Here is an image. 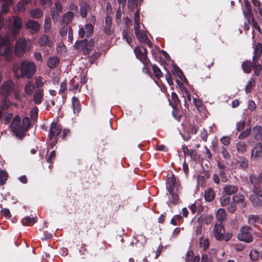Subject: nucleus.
<instances>
[{
  "label": "nucleus",
  "mask_w": 262,
  "mask_h": 262,
  "mask_svg": "<svg viewBox=\"0 0 262 262\" xmlns=\"http://www.w3.org/2000/svg\"><path fill=\"white\" fill-rule=\"evenodd\" d=\"M9 35L3 37L0 35V55L4 57L6 61H10L12 56V47Z\"/></svg>",
  "instance_id": "obj_1"
},
{
  "label": "nucleus",
  "mask_w": 262,
  "mask_h": 262,
  "mask_svg": "<svg viewBox=\"0 0 262 262\" xmlns=\"http://www.w3.org/2000/svg\"><path fill=\"white\" fill-rule=\"evenodd\" d=\"M36 67L31 61H24L20 63L21 77L31 78L36 71Z\"/></svg>",
  "instance_id": "obj_2"
},
{
  "label": "nucleus",
  "mask_w": 262,
  "mask_h": 262,
  "mask_svg": "<svg viewBox=\"0 0 262 262\" xmlns=\"http://www.w3.org/2000/svg\"><path fill=\"white\" fill-rule=\"evenodd\" d=\"M14 90V84L12 80H8L4 82L0 86V94L3 97H8Z\"/></svg>",
  "instance_id": "obj_3"
},
{
  "label": "nucleus",
  "mask_w": 262,
  "mask_h": 262,
  "mask_svg": "<svg viewBox=\"0 0 262 262\" xmlns=\"http://www.w3.org/2000/svg\"><path fill=\"white\" fill-rule=\"evenodd\" d=\"M22 27V20L17 16L13 17V22L12 24V33L9 37H11L14 39L19 34L20 29Z\"/></svg>",
  "instance_id": "obj_4"
},
{
  "label": "nucleus",
  "mask_w": 262,
  "mask_h": 262,
  "mask_svg": "<svg viewBox=\"0 0 262 262\" xmlns=\"http://www.w3.org/2000/svg\"><path fill=\"white\" fill-rule=\"evenodd\" d=\"M237 237L240 241L246 243L251 242L253 238L251 234V228L247 226L242 228Z\"/></svg>",
  "instance_id": "obj_5"
},
{
  "label": "nucleus",
  "mask_w": 262,
  "mask_h": 262,
  "mask_svg": "<svg viewBox=\"0 0 262 262\" xmlns=\"http://www.w3.org/2000/svg\"><path fill=\"white\" fill-rule=\"evenodd\" d=\"M62 130L61 125L57 122H53L50 126V130L48 135V138L50 140L54 138L57 139V137Z\"/></svg>",
  "instance_id": "obj_6"
},
{
  "label": "nucleus",
  "mask_w": 262,
  "mask_h": 262,
  "mask_svg": "<svg viewBox=\"0 0 262 262\" xmlns=\"http://www.w3.org/2000/svg\"><path fill=\"white\" fill-rule=\"evenodd\" d=\"M27 41L23 38H19L16 42L15 47V53L18 57L22 56L27 49Z\"/></svg>",
  "instance_id": "obj_7"
},
{
  "label": "nucleus",
  "mask_w": 262,
  "mask_h": 262,
  "mask_svg": "<svg viewBox=\"0 0 262 262\" xmlns=\"http://www.w3.org/2000/svg\"><path fill=\"white\" fill-rule=\"evenodd\" d=\"M136 57L139 59L142 63H147L148 59L147 57V50L145 47H138L134 49Z\"/></svg>",
  "instance_id": "obj_8"
},
{
  "label": "nucleus",
  "mask_w": 262,
  "mask_h": 262,
  "mask_svg": "<svg viewBox=\"0 0 262 262\" xmlns=\"http://www.w3.org/2000/svg\"><path fill=\"white\" fill-rule=\"evenodd\" d=\"M11 128L12 132L15 133L16 136H19L22 134V127L20 125V118L18 115H16L13 119L11 125Z\"/></svg>",
  "instance_id": "obj_9"
},
{
  "label": "nucleus",
  "mask_w": 262,
  "mask_h": 262,
  "mask_svg": "<svg viewBox=\"0 0 262 262\" xmlns=\"http://www.w3.org/2000/svg\"><path fill=\"white\" fill-rule=\"evenodd\" d=\"M25 26L27 30L30 31L31 34L38 33L40 29V24L36 21L30 19L25 23Z\"/></svg>",
  "instance_id": "obj_10"
},
{
  "label": "nucleus",
  "mask_w": 262,
  "mask_h": 262,
  "mask_svg": "<svg viewBox=\"0 0 262 262\" xmlns=\"http://www.w3.org/2000/svg\"><path fill=\"white\" fill-rule=\"evenodd\" d=\"M94 27L91 24H87L84 26V28L81 27L78 31L79 36L82 38L86 35V37H89L92 35L93 32Z\"/></svg>",
  "instance_id": "obj_11"
},
{
  "label": "nucleus",
  "mask_w": 262,
  "mask_h": 262,
  "mask_svg": "<svg viewBox=\"0 0 262 262\" xmlns=\"http://www.w3.org/2000/svg\"><path fill=\"white\" fill-rule=\"evenodd\" d=\"M213 234L215 238L219 241L223 239L225 234V229L221 223L214 225Z\"/></svg>",
  "instance_id": "obj_12"
},
{
  "label": "nucleus",
  "mask_w": 262,
  "mask_h": 262,
  "mask_svg": "<svg viewBox=\"0 0 262 262\" xmlns=\"http://www.w3.org/2000/svg\"><path fill=\"white\" fill-rule=\"evenodd\" d=\"M75 48L80 51L83 52L84 53L87 54L91 47L88 43V40L83 39L77 41L74 45Z\"/></svg>",
  "instance_id": "obj_13"
},
{
  "label": "nucleus",
  "mask_w": 262,
  "mask_h": 262,
  "mask_svg": "<svg viewBox=\"0 0 262 262\" xmlns=\"http://www.w3.org/2000/svg\"><path fill=\"white\" fill-rule=\"evenodd\" d=\"M244 5L245 8L243 10V13L245 18L248 20V23H250V19L254 18L251 11V5L248 0L245 1Z\"/></svg>",
  "instance_id": "obj_14"
},
{
  "label": "nucleus",
  "mask_w": 262,
  "mask_h": 262,
  "mask_svg": "<svg viewBox=\"0 0 262 262\" xmlns=\"http://www.w3.org/2000/svg\"><path fill=\"white\" fill-rule=\"evenodd\" d=\"M134 30L138 40L141 42H145L148 46H150L151 42L148 40L146 33L144 31H141L139 28Z\"/></svg>",
  "instance_id": "obj_15"
},
{
  "label": "nucleus",
  "mask_w": 262,
  "mask_h": 262,
  "mask_svg": "<svg viewBox=\"0 0 262 262\" xmlns=\"http://www.w3.org/2000/svg\"><path fill=\"white\" fill-rule=\"evenodd\" d=\"M167 185L168 191L174 190V189H178L179 184L177 183V179L173 174H172L167 178Z\"/></svg>",
  "instance_id": "obj_16"
},
{
  "label": "nucleus",
  "mask_w": 262,
  "mask_h": 262,
  "mask_svg": "<svg viewBox=\"0 0 262 262\" xmlns=\"http://www.w3.org/2000/svg\"><path fill=\"white\" fill-rule=\"evenodd\" d=\"M38 43L40 46H47L50 48L53 46V41L47 34H43L39 37Z\"/></svg>",
  "instance_id": "obj_17"
},
{
  "label": "nucleus",
  "mask_w": 262,
  "mask_h": 262,
  "mask_svg": "<svg viewBox=\"0 0 262 262\" xmlns=\"http://www.w3.org/2000/svg\"><path fill=\"white\" fill-rule=\"evenodd\" d=\"M251 158L257 159L262 157V144L257 143L255 146L251 149Z\"/></svg>",
  "instance_id": "obj_18"
},
{
  "label": "nucleus",
  "mask_w": 262,
  "mask_h": 262,
  "mask_svg": "<svg viewBox=\"0 0 262 262\" xmlns=\"http://www.w3.org/2000/svg\"><path fill=\"white\" fill-rule=\"evenodd\" d=\"M43 99V91L41 89L37 90L33 95V102L36 104H39L42 102Z\"/></svg>",
  "instance_id": "obj_19"
},
{
  "label": "nucleus",
  "mask_w": 262,
  "mask_h": 262,
  "mask_svg": "<svg viewBox=\"0 0 262 262\" xmlns=\"http://www.w3.org/2000/svg\"><path fill=\"white\" fill-rule=\"evenodd\" d=\"M62 7L59 1H57L55 3V7L53 8L51 14L52 17L53 19L57 18L60 13L61 12Z\"/></svg>",
  "instance_id": "obj_20"
},
{
  "label": "nucleus",
  "mask_w": 262,
  "mask_h": 262,
  "mask_svg": "<svg viewBox=\"0 0 262 262\" xmlns=\"http://www.w3.org/2000/svg\"><path fill=\"white\" fill-rule=\"evenodd\" d=\"M224 191L227 195H231L236 193L238 190V186L234 185H226L224 187Z\"/></svg>",
  "instance_id": "obj_21"
},
{
  "label": "nucleus",
  "mask_w": 262,
  "mask_h": 262,
  "mask_svg": "<svg viewBox=\"0 0 262 262\" xmlns=\"http://www.w3.org/2000/svg\"><path fill=\"white\" fill-rule=\"evenodd\" d=\"M252 136L256 140H262V127L255 126L252 129Z\"/></svg>",
  "instance_id": "obj_22"
},
{
  "label": "nucleus",
  "mask_w": 262,
  "mask_h": 262,
  "mask_svg": "<svg viewBox=\"0 0 262 262\" xmlns=\"http://www.w3.org/2000/svg\"><path fill=\"white\" fill-rule=\"evenodd\" d=\"M80 14L82 17L85 18L87 16L88 10L90 9L89 5L85 2H82L80 4Z\"/></svg>",
  "instance_id": "obj_23"
},
{
  "label": "nucleus",
  "mask_w": 262,
  "mask_h": 262,
  "mask_svg": "<svg viewBox=\"0 0 262 262\" xmlns=\"http://www.w3.org/2000/svg\"><path fill=\"white\" fill-rule=\"evenodd\" d=\"M72 108L74 114H78L81 110V105L78 99L73 97L72 100Z\"/></svg>",
  "instance_id": "obj_24"
},
{
  "label": "nucleus",
  "mask_w": 262,
  "mask_h": 262,
  "mask_svg": "<svg viewBox=\"0 0 262 262\" xmlns=\"http://www.w3.org/2000/svg\"><path fill=\"white\" fill-rule=\"evenodd\" d=\"M74 17V13L71 11L66 13L62 16V23L67 25L71 23Z\"/></svg>",
  "instance_id": "obj_25"
},
{
  "label": "nucleus",
  "mask_w": 262,
  "mask_h": 262,
  "mask_svg": "<svg viewBox=\"0 0 262 262\" xmlns=\"http://www.w3.org/2000/svg\"><path fill=\"white\" fill-rule=\"evenodd\" d=\"M259 58H256V59H254L252 58L253 67L254 69V74L256 76H258L260 71H262V66L258 62Z\"/></svg>",
  "instance_id": "obj_26"
},
{
  "label": "nucleus",
  "mask_w": 262,
  "mask_h": 262,
  "mask_svg": "<svg viewBox=\"0 0 262 262\" xmlns=\"http://www.w3.org/2000/svg\"><path fill=\"white\" fill-rule=\"evenodd\" d=\"M236 148L238 153L244 154L247 151V146L244 141H239L236 144Z\"/></svg>",
  "instance_id": "obj_27"
},
{
  "label": "nucleus",
  "mask_w": 262,
  "mask_h": 262,
  "mask_svg": "<svg viewBox=\"0 0 262 262\" xmlns=\"http://www.w3.org/2000/svg\"><path fill=\"white\" fill-rule=\"evenodd\" d=\"M59 63V59L57 57H52L48 59L47 62L48 67L51 69L56 67Z\"/></svg>",
  "instance_id": "obj_28"
},
{
  "label": "nucleus",
  "mask_w": 262,
  "mask_h": 262,
  "mask_svg": "<svg viewBox=\"0 0 262 262\" xmlns=\"http://www.w3.org/2000/svg\"><path fill=\"white\" fill-rule=\"evenodd\" d=\"M261 221L262 220L256 215L251 214L248 216V223L250 225L256 226L257 224H261Z\"/></svg>",
  "instance_id": "obj_29"
},
{
  "label": "nucleus",
  "mask_w": 262,
  "mask_h": 262,
  "mask_svg": "<svg viewBox=\"0 0 262 262\" xmlns=\"http://www.w3.org/2000/svg\"><path fill=\"white\" fill-rule=\"evenodd\" d=\"M4 2L2 5V11L4 13H8L9 11V7L13 5V0H0Z\"/></svg>",
  "instance_id": "obj_30"
},
{
  "label": "nucleus",
  "mask_w": 262,
  "mask_h": 262,
  "mask_svg": "<svg viewBox=\"0 0 262 262\" xmlns=\"http://www.w3.org/2000/svg\"><path fill=\"white\" fill-rule=\"evenodd\" d=\"M226 213L224 209H219L216 213V218L218 221L222 222L226 219Z\"/></svg>",
  "instance_id": "obj_31"
},
{
  "label": "nucleus",
  "mask_w": 262,
  "mask_h": 262,
  "mask_svg": "<svg viewBox=\"0 0 262 262\" xmlns=\"http://www.w3.org/2000/svg\"><path fill=\"white\" fill-rule=\"evenodd\" d=\"M262 53V43H258L255 46L254 50L253 58H260Z\"/></svg>",
  "instance_id": "obj_32"
},
{
  "label": "nucleus",
  "mask_w": 262,
  "mask_h": 262,
  "mask_svg": "<svg viewBox=\"0 0 262 262\" xmlns=\"http://www.w3.org/2000/svg\"><path fill=\"white\" fill-rule=\"evenodd\" d=\"M30 15L33 18H39L43 15V12L40 9H32L30 11Z\"/></svg>",
  "instance_id": "obj_33"
},
{
  "label": "nucleus",
  "mask_w": 262,
  "mask_h": 262,
  "mask_svg": "<svg viewBox=\"0 0 262 262\" xmlns=\"http://www.w3.org/2000/svg\"><path fill=\"white\" fill-rule=\"evenodd\" d=\"M35 89V86L32 81H29L26 85L25 88V93L28 95H30L32 94L34 90Z\"/></svg>",
  "instance_id": "obj_34"
},
{
  "label": "nucleus",
  "mask_w": 262,
  "mask_h": 262,
  "mask_svg": "<svg viewBox=\"0 0 262 262\" xmlns=\"http://www.w3.org/2000/svg\"><path fill=\"white\" fill-rule=\"evenodd\" d=\"M201 217H199L197 222L195 223L194 232L196 235H200L203 231V225L200 221Z\"/></svg>",
  "instance_id": "obj_35"
},
{
  "label": "nucleus",
  "mask_w": 262,
  "mask_h": 262,
  "mask_svg": "<svg viewBox=\"0 0 262 262\" xmlns=\"http://www.w3.org/2000/svg\"><path fill=\"white\" fill-rule=\"evenodd\" d=\"M204 197L206 201L208 202L212 201L214 198V193L212 189H208L205 191Z\"/></svg>",
  "instance_id": "obj_36"
},
{
  "label": "nucleus",
  "mask_w": 262,
  "mask_h": 262,
  "mask_svg": "<svg viewBox=\"0 0 262 262\" xmlns=\"http://www.w3.org/2000/svg\"><path fill=\"white\" fill-rule=\"evenodd\" d=\"M250 200L254 206H260L261 205V201L255 194H251L250 196Z\"/></svg>",
  "instance_id": "obj_37"
},
{
  "label": "nucleus",
  "mask_w": 262,
  "mask_h": 262,
  "mask_svg": "<svg viewBox=\"0 0 262 262\" xmlns=\"http://www.w3.org/2000/svg\"><path fill=\"white\" fill-rule=\"evenodd\" d=\"M36 222L35 217H30L29 216L23 218L21 223L25 226H32Z\"/></svg>",
  "instance_id": "obj_38"
},
{
  "label": "nucleus",
  "mask_w": 262,
  "mask_h": 262,
  "mask_svg": "<svg viewBox=\"0 0 262 262\" xmlns=\"http://www.w3.org/2000/svg\"><path fill=\"white\" fill-rule=\"evenodd\" d=\"M26 4L24 2H19L17 5L13 7V10L15 13H18L25 11L24 5Z\"/></svg>",
  "instance_id": "obj_39"
},
{
  "label": "nucleus",
  "mask_w": 262,
  "mask_h": 262,
  "mask_svg": "<svg viewBox=\"0 0 262 262\" xmlns=\"http://www.w3.org/2000/svg\"><path fill=\"white\" fill-rule=\"evenodd\" d=\"M8 178V173L5 170H0V184L3 185Z\"/></svg>",
  "instance_id": "obj_40"
},
{
  "label": "nucleus",
  "mask_w": 262,
  "mask_h": 262,
  "mask_svg": "<svg viewBox=\"0 0 262 262\" xmlns=\"http://www.w3.org/2000/svg\"><path fill=\"white\" fill-rule=\"evenodd\" d=\"M23 125H21L22 134L25 133L28 128L30 124V120L28 117H24L22 121Z\"/></svg>",
  "instance_id": "obj_41"
},
{
  "label": "nucleus",
  "mask_w": 262,
  "mask_h": 262,
  "mask_svg": "<svg viewBox=\"0 0 262 262\" xmlns=\"http://www.w3.org/2000/svg\"><path fill=\"white\" fill-rule=\"evenodd\" d=\"M232 200L235 203H244L245 197L243 194H237L233 196Z\"/></svg>",
  "instance_id": "obj_42"
},
{
  "label": "nucleus",
  "mask_w": 262,
  "mask_h": 262,
  "mask_svg": "<svg viewBox=\"0 0 262 262\" xmlns=\"http://www.w3.org/2000/svg\"><path fill=\"white\" fill-rule=\"evenodd\" d=\"M152 70L154 73L155 76L158 78L160 79L161 77L163 76V73L161 71L160 69L159 68L158 66L155 64L152 66Z\"/></svg>",
  "instance_id": "obj_43"
},
{
  "label": "nucleus",
  "mask_w": 262,
  "mask_h": 262,
  "mask_svg": "<svg viewBox=\"0 0 262 262\" xmlns=\"http://www.w3.org/2000/svg\"><path fill=\"white\" fill-rule=\"evenodd\" d=\"M200 244L204 251H206L209 248V243L208 239H204L203 237H201L200 238Z\"/></svg>",
  "instance_id": "obj_44"
},
{
  "label": "nucleus",
  "mask_w": 262,
  "mask_h": 262,
  "mask_svg": "<svg viewBox=\"0 0 262 262\" xmlns=\"http://www.w3.org/2000/svg\"><path fill=\"white\" fill-rule=\"evenodd\" d=\"M44 30L46 33L49 32L51 28V21L50 17H46L43 26Z\"/></svg>",
  "instance_id": "obj_45"
},
{
  "label": "nucleus",
  "mask_w": 262,
  "mask_h": 262,
  "mask_svg": "<svg viewBox=\"0 0 262 262\" xmlns=\"http://www.w3.org/2000/svg\"><path fill=\"white\" fill-rule=\"evenodd\" d=\"M242 68L244 71L249 73L251 71V63L250 61H246L242 64Z\"/></svg>",
  "instance_id": "obj_46"
},
{
  "label": "nucleus",
  "mask_w": 262,
  "mask_h": 262,
  "mask_svg": "<svg viewBox=\"0 0 262 262\" xmlns=\"http://www.w3.org/2000/svg\"><path fill=\"white\" fill-rule=\"evenodd\" d=\"M19 69H20V65L18 63H15L13 67V72L14 73L15 76L17 78L21 77V73H19Z\"/></svg>",
  "instance_id": "obj_47"
},
{
  "label": "nucleus",
  "mask_w": 262,
  "mask_h": 262,
  "mask_svg": "<svg viewBox=\"0 0 262 262\" xmlns=\"http://www.w3.org/2000/svg\"><path fill=\"white\" fill-rule=\"evenodd\" d=\"M200 217H201L200 221L202 224L203 222H204L206 225H209L211 224L213 221V216L210 215L200 216Z\"/></svg>",
  "instance_id": "obj_48"
},
{
  "label": "nucleus",
  "mask_w": 262,
  "mask_h": 262,
  "mask_svg": "<svg viewBox=\"0 0 262 262\" xmlns=\"http://www.w3.org/2000/svg\"><path fill=\"white\" fill-rule=\"evenodd\" d=\"M230 200V197L227 195H223L220 198V203L222 207L227 206Z\"/></svg>",
  "instance_id": "obj_49"
},
{
  "label": "nucleus",
  "mask_w": 262,
  "mask_h": 262,
  "mask_svg": "<svg viewBox=\"0 0 262 262\" xmlns=\"http://www.w3.org/2000/svg\"><path fill=\"white\" fill-rule=\"evenodd\" d=\"M174 190L168 191L171 195V202L173 204H177L179 202L178 195L173 192Z\"/></svg>",
  "instance_id": "obj_50"
},
{
  "label": "nucleus",
  "mask_w": 262,
  "mask_h": 262,
  "mask_svg": "<svg viewBox=\"0 0 262 262\" xmlns=\"http://www.w3.org/2000/svg\"><path fill=\"white\" fill-rule=\"evenodd\" d=\"M254 80H253V79L251 78L245 87V91L246 93H249L251 91V90L252 89V88L254 86Z\"/></svg>",
  "instance_id": "obj_51"
},
{
  "label": "nucleus",
  "mask_w": 262,
  "mask_h": 262,
  "mask_svg": "<svg viewBox=\"0 0 262 262\" xmlns=\"http://www.w3.org/2000/svg\"><path fill=\"white\" fill-rule=\"evenodd\" d=\"M134 19H135L134 29L139 28V27H140V24H139L140 16H139V11L138 10L136 12V13L134 14Z\"/></svg>",
  "instance_id": "obj_52"
},
{
  "label": "nucleus",
  "mask_w": 262,
  "mask_h": 262,
  "mask_svg": "<svg viewBox=\"0 0 262 262\" xmlns=\"http://www.w3.org/2000/svg\"><path fill=\"white\" fill-rule=\"evenodd\" d=\"M221 151L222 155L223 157L225 159H229L230 158V155L229 152L227 151V149L224 147L222 146L221 147Z\"/></svg>",
  "instance_id": "obj_53"
},
{
  "label": "nucleus",
  "mask_w": 262,
  "mask_h": 262,
  "mask_svg": "<svg viewBox=\"0 0 262 262\" xmlns=\"http://www.w3.org/2000/svg\"><path fill=\"white\" fill-rule=\"evenodd\" d=\"M251 132V128H247L244 132L239 134L238 138L241 140L244 139L247 137L250 134Z\"/></svg>",
  "instance_id": "obj_54"
},
{
  "label": "nucleus",
  "mask_w": 262,
  "mask_h": 262,
  "mask_svg": "<svg viewBox=\"0 0 262 262\" xmlns=\"http://www.w3.org/2000/svg\"><path fill=\"white\" fill-rule=\"evenodd\" d=\"M250 256L252 260H256L259 256V252L257 250H252L250 253Z\"/></svg>",
  "instance_id": "obj_55"
},
{
  "label": "nucleus",
  "mask_w": 262,
  "mask_h": 262,
  "mask_svg": "<svg viewBox=\"0 0 262 262\" xmlns=\"http://www.w3.org/2000/svg\"><path fill=\"white\" fill-rule=\"evenodd\" d=\"M45 82L43 78L41 77H37L35 78V84L37 88L41 87Z\"/></svg>",
  "instance_id": "obj_56"
},
{
  "label": "nucleus",
  "mask_w": 262,
  "mask_h": 262,
  "mask_svg": "<svg viewBox=\"0 0 262 262\" xmlns=\"http://www.w3.org/2000/svg\"><path fill=\"white\" fill-rule=\"evenodd\" d=\"M252 191L255 195H258L262 197V189H261L257 185H254L252 189Z\"/></svg>",
  "instance_id": "obj_57"
},
{
  "label": "nucleus",
  "mask_w": 262,
  "mask_h": 262,
  "mask_svg": "<svg viewBox=\"0 0 262 262\" xmlns=\"http://www.w3.org/2000/svg\"><path fill=\"white\" fill-rule=\"evenodd\" d=\"M193 255V252L192 250L188 251L185 257L186 262H192Z\"/></svg>",
  "instance_id": "obj_58"
},
{
  "label": "nucleus",
  "mask_w": 262,
  "mask_h": 262,
  "mask_svg": "<svg viewBox=\"0 0 262 262\" xmlns=\"http://www.w3.org/2000/svg\"><path fill=\"white\" fill-rule=\"evenodd\" d=\"M221 143L225 146H228L230 143V139L228 136H224L220 139Z\"/></svg>",
  "instance_id": "obj_59"
},
{
  "label": "nucleus",
  "mask_w": 262,
  "mask_h": 262,
  "mask_svg": "<svg viewBox=\"0 0 262 262\" xmlns=\"http://www.w3.org/2000/svg\"><path fill=\"white\" fill-rule=\"evenodd\" d=\"M38 110L37 107L33 108L31 111V117L33 120L36 119L38 116Z\"/></svg>",
  "instance_id": "obj_60"
},
{
  "label": "nucleus",
  "mask_w": 262,
  "mask_h": 262,
  "mask_svg": "<svg viewBox=\"0 0 262 262\" xmlns=\"http://www.w3.org/2000/svg\"><path fill=\"white\" fill-rule=\"evenodd\" d=\"M7 97H4L2 101V107L4 109H7L10 105V101Z\"/></svg>",
  "instance_id": "obj_61"
},
{
  "label": "nucleus",
  "mask_w": 262,
  "mask_h": 262,
  "mask_svg": "<svg viewBox=\"0 0 262 262\" xmlns=\"http://www.w3.org/2000/svg\"><path fill=\"white\" fill-rule=\"evenodd\" d=\"M40 4L46 7H50L52 4V0H40Z\"/></svg>",
  "instance_id": "obj_62"
},
{
  "label": "nucleus",
  "mask_w": 262,
  "mask_h": 262,
  "mask_svg": "<svg viewBox=\"0 0 262 262\" xmlns=\"http://www.w3.org/2000/svg\"><path fill=\"white\" fill-rule=\"evenodd\" d=\"M239 163L240 166L243 169H245L248 167V161L245 158L241 159Z\"/></svg>",
  "instance_id": "obj_63"
},
{
  "label": "nucleus",
  "mask_w": 262,
  "mask_h": 262,
  "mask_svg": "<svg viewBox=\"0 0 262 262\" xmlns=\"http://www.w3.org/2000/svg\"><path fill=\"white\" fill-rule=\"evenodd\" d=\"M245 125V121H240L236 124V129L238 132H240L244 129Z\"/></svg>",
  "instance_id": "obj_64"
}]
</instances>
